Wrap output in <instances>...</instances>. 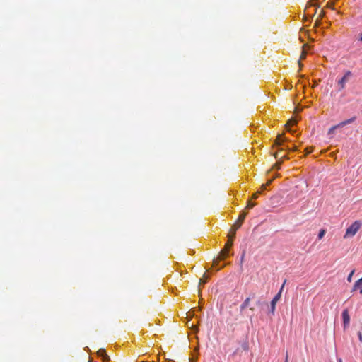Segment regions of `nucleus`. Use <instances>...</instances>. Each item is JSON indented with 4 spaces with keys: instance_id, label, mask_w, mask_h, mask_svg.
Returning <instances> with one entry per match:
<instances>
[{
    "instance_id": "6ab92c4d",
    "label": "nucleus",
    "mask_w": 362,
    "mask_h": 362,
    "mask_svg": "<svg viewBox=\"0 0 362 362\" xmlns=\"http://www.w3.org/2000/svg\"><path fill=\"white\" fill-rule=\"evenodd\" d=\"M305 56H306V52L304 50H303L301 55L300 57V60L305 59Z\"/></svg>"
},
{
    "instance_id": "a878e982",
    "label": "nucleus",
    "mask_w": 362,
    "mask_h": 362,
    "mask_svg": "<svg viewBox=\"0 0 362 362\" xmlns=\"http://www.w3.org/2000/svg\"><path fill=\"white\" fill-rule=\"evenodd\" d=\"M358 40L362 42V33L359 35Z\"/></svg>"
},
{
    "instance_id": "6e6552de",
    "label": "nucleus",
    "mask_w": 362,
    "mask_h": 362,
    "mask_svg": "<svg viewBox=\"0 0 362 362\" xmlns=\"http://www.w3.org/2000/svg\"><path fill=\"white\" fill-rule=\"evenodd\" d=\"M98 355L101 356L104 360H110L109 356L107 355L106 351L103 349H100L98 351Z\"/></svg>"
},
{
    "instance_id": "f257e3e1",
    "label": "nucleus",
    "mask_w": 362,
    "mask_h": 362,
    "mask_svg": "<svg viewBox=\"0 0 362 362\" xmlns=\"http://www.w3.org/2000/svg\"><path fill=\"white\" fill-rule=\"evenodd\" d=\"M234 237L235 235H233V234L228 235V242L226 244L225 247L220 252L218 259L214 262V265L218 264V260H223L226 258L228 255V250L233 245Z\"/></svg>"
},
{
    "instance_id": "7c9ffc66",
    "label": "nucleus",
    "mask_w": 362,
    "mask_h": 362,
    "mask_svg": "<svg viewBox=\"0 0 362 362\" xmlns=\"http://www.w3.org/2000/svg\"><path fill=\"white\" fill-rule=\"evenodd\" d=\"M293 151L297 150V147H296V146L293 147Z\"/></svg>"
},
{
    "instance_id": "1a4fd4ad",
    "label": "nucleus",
    "mask_w": 362,
    "mask_h": 362,
    "mask_svg": "<svg viewBox=\"0 0 362 362\" xmlns=\"http://www.w3.org/2000/svg\"><path fill=\"white\" fill-rule=\"evenodd\" d=\"M297 124V120L296 119H290L286 124V128L288 132H292L290 127L294 126Z\"/></svg>"
},
{
    "instance_id": "393cba45",
    "label": "nucleus",
    "mask_w": 362,
    "mask_h": 362,
    "mask_svg": "<svg viewBox=\"0 0 362 362\" xmlns=\"http://www.w3.org/2000/svg\"><path fill=\"white\" fill-rule=\"evenodd\" d=\"M282 150H283V149H282V148H281L278 152H276V153L274 154V157H275L276 158H278V156H279V151H282Z\"/></svg>"
},
{
    "instance_id": "4468645a",
    "label": "nucleus",
    "mask_w": 362,
    "mask_h": 362,
    "mask_svg": "<svg viewBox=\"0 0 362 362\" xmlns=\"http://www.w3.org/2000/svg\"><path fill=\"white\" fill-rule=\"evenodd\" d=\"M207 279H208V276L206 274H204L203 277L199 279V284L202 285V284H206Z\"/></svg>"
},
{
    "instance_id": "cd10ccee",
    "label": "nucleus",
    "mask_w": 362,
    "mask_h": 362,
    "mask_svg": "<svg viewBox=\"0 0 362 362\" xmlns=\"http://www.w3.org/2000/svg\"><path fill=\"white\" fill-rule=\"evenodd\" d=\"M332 4H330V3L327 4V7L332 8Z\"/></svg>"
},
{
    "instance_id": "f3484780",
    "label": "nucleus",
    "mask_w": 362,
    "mask_h": 362,
    "mask_svg": "<svg viewBox=\"0 0 362 362\" xmlns=\"http://www.w3.org/2000/svg\"><path fill=\"white\" fill-rule=\"evenodd\" d=\"M337 127H339L338 126V124H337V125H335V126L332 127L329 129L328 133H329V134H333V133H334V130H335Z\"/></svg>"
},
{
    "instance_id": "a211bd4d",
    "label": "nucleus",
    "mask_w": 362,
    "mask_h": 362,
    "mask_svg": "<svg viewBox=\"0 0 362 362\" xmlns=\"http://www.w3.org/2000/svg\"><path fill=\"white\" fill-rule=\"evenodd\" d=\"M354 273V270L351 271V273L349 274V275L348 276V277H347V281H348L349 282H351V281H352V276H353Z\"/></svg>"
},
{
    "instance_id": "39448f33",
    "label": "nucleus",
    "mask_w": 362,
    "mask_h": 362,
    "mask_svg": "<svg viewBox=\"0 0 362 362\" xmlns=\"http://www.w3.org/2000/svg\"><path fill=\"white\" fill-rule=\"evenodd\" d=\"M359 290L360 294H362V277L357 280L352 288L351 292Z\"/></svg>"
},
{
    "instance_id": "7ed1b4c3",
    "label": "nucleus",
    "mask_w": 362,
    "mask_h": 362,
    "mask_svg": "<svg viewBox=\"0 0 362 362\" xmlns=\"http://www.w3.org/2000/svg\"><path fill=\"white\" fill-rule=\"evenodd\" d=\"M353 74L351 71H346L344 75L337 81L338 90L341 91L346 87V83L349 82V79L352 77Z\"/></svg>"
},
{
    "instance_id": "ddd939ff",
    "label": "nucleus",
    "mask_w": 362,
    "mask_h": 362,
    "mask_svg": "<svg viewBox=\"0 0 362 362\" xmlns=\"http://www.w3.org/2000/svg\"><path fill=\"white\" fill-rule=\"evenodd\" d=\"M241 226V224L238 222H235V224L233 226L232 231L230 232L233 235H235L236 230Z\"/></svg>"
},
{
    "instance_id": "4be33fe9",
    "label": "nucleus",
    "mask_w": 362,
    "mask_h": 362,
    "mask_svg": "<svg viewBox=\"0 0 362 362\" xmlns=\"http://www.w3.org/2000/svg\"><path fill=\"white\" fill-rule=\"evenodd\" d=\"M272 180H269L267 184L262 185V189H265L267 185H269L271 183Z\"/></svg>"
},
{
    "instance_id": "bb28decb",
    "label": "nucleus",
    "mask_w": 362,
    "mask_h": 362,
    "mask_svg": "<svg viewBox=\"0 0 362 362\" xmlns=\"http://www.w3.org/2000/svg\"><path fill=\"white\" fill-rule=\"evenodd\" d=\"M284 362H288V356L286 354L285 361Z\"/></svg>"
},
{
    "instance_id": "0eeeda50",
    "label": "nucleus",
    "mask_w": 362,
    "mask_h": 362,
    "mask_svg": "<svg viewBox=\"0 0 362 362\" xmlns=\"http://www.w3.org/2000/svg\"><path fill=\"white\" fill-rule=\"evenodd\" d=\"M250 303V298H247L244 302L241 304L240 309V312H243L245 308L249 307Z\"/></svg>"
},
{
    "instance_id": "f8f14e48",
    "label": "nucleus",
    "mask_w": 362,
    "mask_h": 362,
    "mask_svg": "<svg viewBox=\"0 0 362 362\" xmlns=\"http://www.w3.org/2000/svg\"><path fill=\"white\" fill-rule=\"evenodd\" d=\"M246 216H247V212L242 211V213L240 214V215L239 216V217L237 220V222L240 223L242 225V223L244 221Z\"/></svg>"
},
{
    "instance_id": "dca6fc26",
    "label": "nucleus",
    "mask_w": 362,
    "mask_h": 362,
    "mask_svg": "<svg viewBox=\"0 0 362 362\" xmlns=\"http://www.w3.org/2000/svg\"><path fill=\"white\" fill-rule=\"evenodd\" d=\"M255 203L252 202L251 201H249L247 202V205L246 206V209H252L255 206Z\"/></svg>"
},
{
    "instance_id": "5701e85b",
    "label": "nucleus",
    "mask_w": 362,
    "mask_h": 362,
    "mask_svg": "<svg viewBox=\"0 0 362 362\" xmlns=\"http://www.w3.org/2000/svg\"><path fill=\"white\" fill-rule=\"evenodd\" d=\"M358 339L361 342H362V333L361 332H358Z\"/></svg>"
},
{
    "instance_id": "aec40b11",
    "label": "nucleus",
    "mask_w": 362,
    "mask_h": 362,
    "mask_svg": "<svg viewBox=\"0 0 362 362\" xmlns=\"http://www.w3.org/2000/svg\"><path fill=\"white\" fill-rule=\"evenodd\" d=\"M313 147L307 148L305 149L306 154H309V153H310L311 152H313Z\"/></svg>"
},
{
    "instance_id": "c756f323",
    "label": "nucleus",
    "mask_w": 362,
    "mask_h": 362,
    "mask_svg": "<svg viewBox=\"0 0 362 362\" xmlns=\"http://www.w3.org/2000/svg\"><path fill=\"white\" fill-rule=\"evenodd\" d=\"M337 361H338V362H342V359H341V358H338V359H337Z\"/></svg>"
},
{
    "instance_id": "2f4dec72",
    "label": "nucleus",
    "mask_w": 362,
    "mask_h": 362,
    "mask_svg": "<svg viewBox=\"0 0 362 362\" xmlns=\"http://www.w3.org/2000/svg\"><path fill=\"white\" fill-rule=\"evenodd\" d=\"M109 360H104L103 359V362H107Z\"/></svg>"
},
{
    "instance_id": "b1692460",
    "label": "nucleus",
    "mask_w": 362,
    "mask_h": 362,
    "mask_svg": "<svg viewBox=\"0 0 362 362\" xmlns=\"http://www.w3.org/2000/svg\"><path fill=\"white\" fill-rule=\"evenodd\" d=\"M250 310L252 312V313H254V310H255L254 307H250ZM252 315H253V314H252V315H250V318H252Z\"/></svg>"
},
{
    "instance_id": "2eb2a0df",
    "label": "nucleus",
    "mask_w": 362,
    "mask_h": 362,
    "mask_svg": "<svg viewBox=\"0 0 362 362\" xmlns=\"http://www.w3.org/2000/svg\"><path fill=\"white\" fill-rule=\"evenodd\" d=\"M326 233L325 229H321L318 233V239L321 240Z\"/></svg>"
},
{
    "instance_id": "9b49d317",
    "label": "nucleus",
    "mask_w": 362,
    "mask_h": 362,
    "mask_svg": "<svg viewBox=\"0 0 362 362\" xmlns=\"http://www.w3.org/2000/svg\"><path fill=\"white\" fill-rule=\"evenodd\" d=\"M355 119H356V117H351V118H350L349 119H346V120H344V121L340 122L338 124V126L339 127H344V126H345V125H346L348 124H350V123L353 122L355 120Z\"/></svg>"
},
{
    "instance_id": "f03ea898",
    "label": "nucleus",
    "mask_w": 362,
    "mask_h": 362,
    "mask_svg": "<svg viewBox=\"0 0 362 362\" xmlns=\"http://www.w3.org/2000/svg\"><path fill=\"white\" fill-rule=\"evenodd\" d=\"M362 223L358 221H354L347 229L346 231V233L344 236V238H351L354 237L358 230L360 229Z\"/></svg>"
},
{
    "instance_id": "423d86ee",
    "label": "nucleus",
    "mask_w": 362,
    "mask_h": 362,
    "mask_svg": "<svg viewBox=\"0 0 362 362\" xmlns=\"http://www.w3.org/2000/svg\"><path fill=\"white\" fill-rule=\"evenodd\" d=\"M342 318L344 327L349 326L350 322V316L347 310L342 312Z\"/></svg>"
},
{
    "instance_id": "c85d7f7f",
    "label": "nucleus",
    "mask_w": 362,
    "mask_h": 362,
    "mask_svg": "<svg viewBox=\"0 0 362 362\" xmlns=\"http://www.w3.org/2000/svg\"><path fill=\"white\" fill-rule=\"evenodd\" d=\"M243 258H244V253L243 254L242 257H241V261L243 262Z\"/></svg>"
},
{
    "instance_id": "412c9836",
    "label": "nucleus",
    "mask_w": 362,
    "mask_h": 362,
    "mask_svg": "<svg viewBox=\"0 0 362 362\" xmlns=\"http://www.w3.org/2000/svg\"><path fill=\"white\" fill-rule=\"evenodd\" d=\"M261 192H257L255 193H254L252 195V199H257L258 197V194H260Z\"/></svg>"
},
{
    "instance_id": "20e7f679",
    "label": "nucleus",
    "mask_w": 362,
    "mask_h": 362,
    "mask_svg": "<svg viewBox=\"0 0 362 362\" xmlns=\"http://www.w3.org/2000/svg\"><path fill=\"white\" fill-rule=\"evenodd\" d=\"M284 284L282 285L280 291L273 298L271 301V313H274L276 309V304L279 301L281 296V290L283 289Z\"/></svg>"
},
{
    "instance_id": "9d476101",
    "label": "nucleus",
    "mask_w": 362,
    "mask_h": 362,
    "mask_svg": "<svg viewBox=\"0 0 362 362\" xmlns=\"http://www.w3.org/2000/svg\"><path fill=\"white\" fill-rule=\"evenodd\" d=\"M284 141V139H282V135L279 134L274 141V146H281L282 145L283 141Z\"/></svg>"
}]
</instances>
